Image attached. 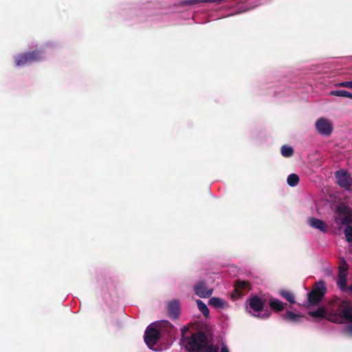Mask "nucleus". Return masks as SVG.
Instances as JSON below:
<instances>
[{
    "mask_svg": "<svg viewBox=\"0 0 352 352\" xmlns=\"http://www.w3.org/2000/svg\"><path fill=\"white\" fill-rule=\"evenodd\" d=\"M346 271L347 266L344 263L339 268V274L337 280V285L338 287L342 290H346Z\"/></svg>",
    "mask_w": 352,
    "mask_h": 352,
    "instance_id": "nucleus-11",
    "label": "nucleus"
},
{
    "mask_svg": "<svg viewBox=\"0 0 352 352\" xmlns=\"http://www.w3.org/2000/svg\"><path fill=\"white\" fill-rule=\"evenodd\" d=\"M338 184L342 188L349 190L352 186V177L346 170L341 169L336 172Z\"/></svg>",
    "mask_w": 352,
    "mask_h": 352,
    "instance_id": "nucleus-8",
    "label": "nucleus"
},
{
    "mask_svg": "<svg viewBox=\"0 0 352 352\" xmlns=\"http://www.w3.org/2000/svg\"><path fill=\"white\" fill-rule=\"evenodd\" d=\"M265 300L257 296H251L247 301V311L252 316L267 319L271 315V311L267 308H264Z\"/></svg>",
    "mask_w": 352,
    "mask_h": 352,
    "instance_id": "nucleus-4",
    "label": "nucleus"
},
{
    "mask_svg": "<svg viewBox=\"0 0 352 352\" xmlns=\"http://www.w3.org/2000/svg\"><path fill=\"white\" fill-rule=\"evenodd\" d=\"M308 224L313 228L319 230L321 232H326L327 226L325 223L320 219L311 217L308 219Z\"/></svg>",
    "mask_w": 352,
    "mask_h": 352,
    "instance_id": "nucleus-13",
    "label": "nucleus"
},
{
    "mask_svg": "<svg viewBox=\"0 0 352 352\" xmlns=\"http://www.w3.org/2000/svg\"><path fill=\"white\" fill-rule=\"evenodd\" d=\"M194 291L200 298H207L212 294L213 289L206 287L204 282L199 281L194 286Z\"/></svg>",
    "mask_w": 352,
    "mask_h": 352,
    "instance_id": "nucleus-10",
    "label": "nucleus"
},
{
    "mask_svg": "<svg viewBox=\"0 0 352 352\" xmlns=\"http://www.w3.org/2000/svg\"><path fill=\"white\" fill-rule=\"evenodd\" d=\"M173 325L166 320L153 322L148 325L144 333V341L150 349H153L160 336L164 333H170Z\"/></svg>",
    "mask_w": 352,
    "mask_h": 352,
    "instance_id": "nucleus-3",
    "label": "nucleus"
},
{
    "mask_svg": "<svg viewBox=\"0 0 352 352\" xmlns=\"http://www.w3.org/2000/svg\"><path fill=\"white\" fill-rule=\"evenodd\" d=\"M338 87H345L352 89V81H344L338 82L336 85Z\"/></svg>",
    "mask_w": 352,
    "mask_h": 352,
    "instance_id": "nucleus-25",
    "label": "nucleus"
},
{
    "mask_svg": "<svg viewBox=\"0 0 352 352\" xmlns=\"http://www.w3.org/2000/svg\"><path fill=\"white\" fill-rule=\"evenodd\" d=\"M346 227L344 230V234L345 236L346 240L348 242L352 241V226L351 224L345 225Z\"/></svg>",
    "mask_w": 352,
    "mask_h": 352,
    "instance_id": "nucleus-22",
    "label": "nucleus"
},
{
    "mask_svg": "<svg viewBox=\"0 0 352 352\" xmlns=\"http://www.w3.org/2000/svg\"><path fill=\"white\" fill-rule=\"evenodd\" d=\"M335 221L338 225L352 223V210L345 204H339L335 210Z\"/></svg>",
    "mask_w": 352,
    "mask_h": 352,
    "instance_id": "nucleus-5",
    "label": "nucleus"
},
{
    "mask_svg": "<svg viewBox=\"0 0 352 352\" xmlns=\"http://www.w3.org/2000/svg\"><path fill=\"white\" fill-rule=\"evenodd\" d=\"M221 352H229L228 348L226 345L223 344L221 346Z\"/></svg>",
    "mask_w": 352,
    "mask_h": 352,
    "instance_id": "nucleus-26",
    "label": "nucleus"
},
{
    "mask_svg": "<svg viewBox=\"0 0 352 352\" xmlns=\"http://www.w3.org/2000/svg\"><path fill=\"white\" fill-rule=\"evenodd\" d=\"M250 1H252V0H248V4L245 7H242V6L239 7L238 8V11L236 12V13H241V12L247 11V10H250V9L254 8L255 6H256V5L251 6Z\"/></svg>",
    "mask_w": 352,
    "mask_h": 352,
    "instance_id": "nucleus-24",
    "label": "nucleus"
},
{
    "mask_svg": "<svg viewBox=\"0 0 352 352\" xmlns=\"http://www.w3.org/2000/svg\"><path fill=\"white\" fill-rule=\"evenodd\" d=\"M281 155L285 157H289L294 153V150L292 146L284 145L280 149Z\"/></svg>",
    "mask_w": 352,
    "mask_h": 352,
    "instance_id": "nucleus-19",
    "label": "nucleus"
},
{
    "mask_svg": "<svg viewBox=\"0 0 352 352\" xmlns=\"http://www.w3.org/2000/svg\"><path fill=\"white\" fill-rule=\"evenodd\" d=\"M317 131L322 135L329 136L333 131V123L328 119L320 118L315 123Z\"/></svg>",
    "mask_w": 352,
    "mask_h": 352,
    "instance_id": "nucleus-9",
    "label": "nucleus"
},
{
    "mask_svg": "<svg viewBox=\"0 0 352 352\" xmlns=\"http://www.w3.org/2000/svg\"><path fill=\"white\" fill-rule=\"evenodd\" d=\"M16 65L18 67H24L32 63L42 60L43 56L38 52L32 53H25L15 56Z\"/></svg>",
    "mask_w": 352,
    "mask_h": 352,
    "instance_id": "nucleus-7",
    "label": "nucleus"
},
{
    "mask_svg": "<svg viewBox=\"0 0 352 352\" xmlns=\"http://www.w3.org/2000/svg\"><path fill=\"white\" fill-rule=\"evenodd\" d=\"M248 285H249V283L247 281L239 280H238L235 284V287H236V289H242L248 288Z\"/></svg>",
    "mask_w": 352,
    "mask_h": 352,
    "instance_id": "nucleus-23",
    "label": "nucleus"
},
{
    "mask_svg": "<svg viewBox=\"0 0 352 352\" xmlns=\"http://www.w3.org/2000/svg\"><path fill=\"white\" fill-rule=\"evenodd\" d=\"M196 303L199 310L204 314L205 317L208 318L210 311L207 305L201 300H197Z\"/></svg>",
    "mask_w": 352,
    "mask_h": 352,
    "instance_id": "nucleus-17",
    "label": "nucleus"
},
{
    "mask_svg": "<svg viewBox=\"0 0 352 352\" xmlns=\"http://www.w3.org/2000/svg\"><path fill=\"white\" fill-rule=\"evenodd\" d=\"M309 314L332 322L346 324L345 332L352 335V302L350 300L337 298L332 302L329 310L320 307L309 311Z\"/></svg>",
    "mask_w": 352,
    "mask_h": 352,
    "instance_id": "nucleus-1",
    "label": "nucleus"
},
{
    "mask_svg": "<svg viewBox=\"0 0 352 352\" xmlns=\"http://www.w3.org/2000/svg\"><path fill=\"white\" fill-rule=\"evenodd\" d=\"M285 304L276 298H272L270 301V306L272 309L280 311L285 309Z\"/></svg>",
    "mask_w": 352,
    "mask_h": 352,
    "instance_id": "nucleus-16",
    "label": "nucleus"
},
{
    "mask_svg": "<svg viewBox=\"0 0 352 352\" xmlns=\"http://www.w3.org/2000/svg\"><path fill=\"white\" fill-rule=\"evenodd\" d=\"M349 290L351 292V293L352 294V285L349 288Z\"/></svg>",
    "mask_w": 352,
    "mask_h": 352,
    "instance_id": "nucleus-27",
    "label": "nucleus"
},
{
    "mask_svg": "<svg viewBox=\"0 0 352 352\" xmlns=\"http://www.w3.org/2000/svg\"><path fill=\"white\" fill-rule=\"evenodd\" d=\"M287 182L289 186L294 187L298 184L299 177L296 174H290L287 177Z\"/></svg>",
    "mask_w": 352,
    "mask_h": 352,
    "instance_id": "nucleus-20",
    "label": "nucleus"
},
{
    "mask_svg": "<svg viewBox=\"0 0 352 352\" xmlns=\"http://www.w3.org/2000/svg\"><path fill=\"white\" fill-rule=\"evenodd\" d=\"M331 96H336L340 97H345L352 98V93L346 90H334L330 91Z\"/></svg>",
    "mask_w": 352,
    "mask_h": 352,
    "instance_id": "nucleus-18",
    "label": "nucleus"
},
{
    "mask_svg": "<svg viewBox=\"0 0 352 352\" xmlns=\"http://www.w3.org/2000/svg\"><path fill=\"white\" fill-rule=\"evenodd\" d=\"M280 295L290 303H295V297L292 293L289 291L283 290L280 292Z\"/></svg>",
    "mask_w": 352,
    "mask_h": 352,
    "instance_id": "nucleus-21",
    "label": "nucleus"
},
{
    "mask_svg": "<svg viewBox=\"0 0 352 352\" xmlns=\"http://www.w3.org/2000/svg\"><path fill=\"white\" fill-rule=\"evenodd\" d=\"M326 292L324 283L322 280L316 283L311 292L307 294L308 301L310 305L319 302Z\"/></svg>",
    "mask_w": 352,
    "mask_h": 352,
    "instance_id": "nucleus-6",
    "label": "nucleus"
},
{
    "mask_svg": "<svg viewBox=\"0 0 352 352\" xmlns=\"http://www.w3.org/2000/svg\"><path fill=\"white\" fill-rule=\"evenodd\" d=\"M208 305L214 309L222 310L229 307L227 300L219 297H212L208 300Z\"/></svg>",
    "mask_w": 352,
    "mask_h": 352,
    "instance_id": "nucleus-12",
    "label": "nucleus"
},
{
    "mask_svg": "<svg viewBox=\"0 0 352 352\" xmlns=\"http://www.w3.org/2000/svg\"><path fill=\"white\" fill-rule=\"evenodd\" d=\"M181 343L188 352H218V347L210 344L208 334L197 332L186 337L182 335Z\"/></svg>",
    "mask_w": 352,
    "mask_h": 352,
    "instance_id": "nucleus-2",
    "label": "nucleus"
},
{
    "mask_svg": "<svg viewBox=\"0 0 352 352\" xmlns=\"http://www.w3.org/2000/svg\"><path fill=\"white\" fill-rule=\"evenodd\" d=\"M302 317L300 313H294L292 311H287L283 315V318L290 322H296Z\"/></svg>",
    "mask_w": 352,
    "mask_h": 352,
    "instance_id": "nucleus-15",
    "label": "nucleus"
},
{
    "mask_svg": "<svg viewBox=\"0 0 352 352\" xmlns=\"http://www.w3.org/2000/svg\"><path fill=\"white\" fill-rule=\"evenodd\" d=\"M168 310L169 316L173 318H176L179 314V304L178 301L173 300L168 304Z\"/></svg>",
    "mask_w": 352,
    "mask_h": 352,
    "instance_id": "nucleus-14",
    "label": "nucleus"
}]
</instances>
